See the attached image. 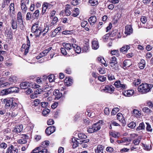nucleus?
I'll return each mask as SVG.
<instances>
[{
  "mask_svg": "<svg viewBox=\"0 0 153 153\" xmlns=\"http://www.w3.org/2000/svg\"><path fill=\"white\" fill-rule=\"evenodd\" d=\"M73 49L74 51V54L75 53H79L81 51V48L79 46L75 44H72Z\"/></svg>",
  "mask_w": 153,
  "mask_h": 153,
  "instance_id": "15",
  "label": "nucleus"
},
{
  "mask_svg": "<svg viewBox=\"0 0 153 153\" xmlns=\"http://www.w3.org/2000/svg\"><path fill=\"white\" fill-rule=\"evenodd\" d=\"M23 128V126L22 125H16L15 126L13 130V132L18 134L22 131Z\"/></svg>",
  "mask_w": 153,
  "mask_h": 153,
  "instance_id": "13",
  "label": "nucleus"
},
{
  "mask_svg": "<svg viewBox=\"0 0 153 153\" xmlns=\"http://www.w3.org/2000/svg\"><path fill=\"white\" fill-rule=\"evenodd\" d=\"M21 137V139L17 141V142L20 144H23L26 143L27 142V140L29 138V137L26 134H22Z\"/></svg>",
  "mask_w": 153,
  "mask_h": 153,
  "instance_id": "10",
  "label": "nucleus"
},
{
  "mask_svg": "<svg viewBox=\"0 0 153 153\" xmlns=\"http://www.w3.org/2000/svg\"><path fill=\"white\" fill-rule=\"evenodd\" d=\"M13 98H7L4 99L2 101L5 104V107L6 109H15L17 108L19 103L13 102Z\"/></svg>",
  "mask_w": 153,
  "mask_h": 153,
  "instance_id": "2",
  "label": "nucleus"
},
{
  "mask_svg": "<svg viewBox=\"0 0 153 153\" xmlns=\"http://www.w3.org/2000/svg\"><path fill=\"white\" fill-rule=\"evenodd\" d=\"M133 30L131 25H127L125 27V34L127 35H130L132 33Z\"/></svg>",
  "mask_w": 153,
  "mask_h": 153,
  "instance_id": "12",
  "label": "nucleus"
},
{
  "mask_svg": "<svg viewBox=\"0 0 153 153\" xmlns=\"http://www.w3.org/2000/svg\"><path fill=\"white\" fill-rule=\"evenodd\" d=\"M146 130L147 131L151 132L152 131V128L151 125L149 123L146 122Z\"/></svg>",
  "mask_w": 153,
  "mask_h": 153,
  "instance_id": "43",
  "label": "nucleus"
},
{
  "mask_svg": "<svg viewBox=\"0 0 153 153\" xmlns=\"http://www.w3.org/2000/svg\"><path fill=\"white\" fill-rule=\"evenodd\" d=\"M106 69L105 68H100L98 69V71L100 74H103L106 73Z\"/></svg>",
  "mask_w": 153,
  "mask_h": 153,
  "instance_id": "52",
  "label": "nucleus"
},
{
  "mask_svg": "<svg viewBox=\"0 0 153 153\" xmlns=\"http://www.w3.org/2000/svg\"><path fill=\"white\" fill-rule=\"evenodd\" d=\"M109 36L110 37V33L106 34L105 35H104L102 37L103 40L104 41H106L108 39Z\"/></svg>",
  "mask_w": 153,
  "mask_h": 153,
  "instance_id": "55",
  "label": "nucleus"
},
{
  "mask_svg": "<svg viewBox=\"0 0 153 153\" xmlns=\"http://www.w3.org/2000/svg\"><path fill=\"white\" fill-rule=\"evenodd\" d=\"M50 144V142L48 140H45L42 143L40 147L43 148H46Z\"/></svg>",
  "mask_w": 153,
  "mask_h": 153,
  "instance_id": "36",
  "label": "nucleus"
},
{
  "mask_svg": "<svg viewBox=\"0 0 153 153\" xmlns=\"http://www.w3.org/2000/svg\"><path fill=\"white\" fill-rule=\"evenodd\" d=\"M62 45L64 47L68 52V55L69 56H72L74 54V51L73 49L72 44L70 43L64 42L62 44Z\"/></svg>",
  "mask_w": 153,
  "mask_h": 153,
  "instance_id": "4",
  "label": "nucleus"
},
{
  "mask_svg": "<svg viewBox=\"0 0 153 153\" xmlns=\"http://www.w3.org/2000/svg\"><path fill=\"white\" fill-rule=\"evenodd\" d=\"M10 23L11 25V27L12 29L13 30H16L18 27V25L17 22L16 20L14 19H12Z\"/></svg>",
  "mask_w": 153,
  "mask_h": 153,
  "instance_id": "24",
  "label": "nucleus"
},
{
  "mask_svg": "<svg viewBox=\"0 0 153 153\" xmlns=\"http://www.w3.org/2000/svg\"><path fill=\"white\" fill-rule=\"evenodd\" d=\"M65 82L66 85L68 86L71 85L73 83V80L70 77H66L65 80Z\"/></svg>",
  "mask_w": 153,
  "mask_h": 153,
  "instance_id": "27",
  "label": "nucleus"
},
{
  "mask_svg": "<svg viewBox=\"0 0 153 153\" xmlns=\"http://www.w3.org/2000/svg\"><path fill=\"white\" fill-rule=\"evenodd\" d=\"M119 133L115 132H110L109 134L110 136L116 138H118L119 137V136L118 135Z\"/></svg>",
  "mask_w": 153,
  "mask_h": 153,
  "instance_id": "41",
  "label": "nucleus"
},
{
  "mask_svg": "<svg viewBox=\"0 0 153 153\" xmlns=\"http://www.w3.org/2000/svg\"><path fill=\"white\" fill-rule=\"evenodd\" d=\"M58 21V19L56 17H54L52 20L51 24L52 25H54V24H56Z\"/></svg>",
  "mask_w": 153,
  "mask_h": 153,
  "instance_id": "64",
  "label": "nucleus"
},
{
  "mask_svg": "<svg viewBox=\"0 0 153 153\" xmlns=\"http://www.w3.org/2000/svg\"><path fill=\"white\" fill-rule=\"evenodd\" d=\"M72 30H65L62 32V34L64 35L71 34L73 33Z\"/></svg>",
  "mask_w": 153,
  "mask_h": 153,
  "instance_id": "57",
  "label": "nucleus"
},
{
  "mask_svg": "<svg viewBox=\"0 0 153 153\" xmlns=\"http://www.w3.org/2000/svg\"><path fill=\"white\" fill-rule=\"evenodd\" d=\"M27 39V47L26 49L25 50V52H24V54L25 55H26L27 53H28L29 48L30 46V41L29 39L28 36H26Z\"/></svg>",
  "mask_w": 153,
  "mask_h": 153,
  "instance_id": "26",
  "label": "nucleus"
},
{
  "mask_svg": "<svg viewBox=\"0 0 153 153\" xmlns=\"http://www.w3.org/2000/svg\"><path fill=\"white\" fill-rule=\"evenodd\" d=\"M36 19L34 16L33 13L28 12L27 13L26 15V19L27 21L33 20Z\"/></svg>",
  "mask_w": 153,
  "mask_h": 153,
  "instance_id": "19",
  "label": "nucleus"
},
{
  "mask_svg": "<svg viewBox=\"0 0 153 153\" xmlns=\"http://www.w3.org/2000/svg\"><path fill=\"white\" fill-rule=\"evenodd\" d=\"M81 25L82 27L85 28V30H86L88 31L89 30L90 26L89 25V24L86 21H82L81 22Z\"/></svg>",
  "mask_w": 153,
  "mask_h": 153,
  "instance_id": "14",
  "label": "nucleus"
},
{
  "mask_svg": "<svg viewBox=\"0 0 153 153\" xmlns=\"http://www.w3.org/2000/svg\"><path fill=\"white\" fill-rule=\"evenodd\" d=\"M88 21L91 25H93L97 21V17L95 16H92L89 18Z\"/></svg>",
  "mask_w": 153,
  "mask_h": 153,
  "instance_id": "16",
  "label": "nucleus"
},
{
  "mask_svg": "<svg viewBox=\"0 0 153 153\" xmlns=\"http://www.w3.org/2000/svg\"><path fill=\"white\" fill-rule=\"evenodd\" d=\"M9 15L12 18L15 14V4L14 3H11L9 5Z\"/></svg>",
  "mask_w": 153,
  "mask_h": 153,
  "instance_id": "7",
  "label": "nucleus"
},
{
  "mask_svg": "<svg viewBox=\"0 0 153 153\" xmlns=\"http://www.w3.org/2000/svg\"><path fill=\"white\" fill-rule=\"evenodd\" d=\"M9 81L10 82H15L17 81V77L15 76H12L9 78Z\"/></svg>",
  "mask_w": 153,
  "mask_h": 153,
  "instance_id": "54",
  "label": "nucleus"
},
{
  "mask_svg": "<svg viewBox=\"0 0 153 153\" xmlns=\"http://www.w3.org/2000/svg\"><path fill=\"white\" fill-rule=\"evenodd\" d=\"M60 50L61 52L62 55L64 56L67 55L68 56H69L68 55V52L66 50V49L64 47L61 48Z\"/></svg>",
  "mask_w": 153,
  "mask_h": 153,
  "instance_id": "39",
  "label": "nucleus"
},
{
  "mask_svg": "<svg viewBox=\"0 0 153 153\" xmlns=\"http://www.w3.org/2000/svg\"><path fill=\"white\" fill-rule=\"evenodd\" d=\"M104 148L103 146L101 145H98L97 148L95 149V153H103Z\"/></svg>",
  "mask_w": 153,
  "mask_h": 153,
  "instance_id": "25",
  "label": "nucleus"
},
{
  "mask_svg": "<svg viewBox=\"0 0 153 153\" xmlns=\"http://www.w3.org/2000/svg\"><path fill=\"white\" fill-rule=\"evenodd\" d=\"M51 93V92L49 90L46 92H44L43 91V92H42V94H43V95L42 96L44 98H46L49 96Z\"/></svg>",
  "mask_w": 153,
  "mask_h": 153,
  "instance_id": "49",
  "label": "nucleus"
},
{
  "mask_svg": "<svg viewBox=\"0 0 153 153\" xmlns=\"http://www.w3.org/2000/svg\"><path fill=\"white\" fill-rule=\"evenodd\" d=\"M48 78L49 82H50L54 81V76L53 74H50L48 76Z\"/></svg>",
  "mask_w": 153,
  "mask_h": 153,
  "instance_id": "46",
  "label": "nucleus"
},
{
  "mask_svg": "<svg viewBox=\"0 0 153 153\" xmlns=\"http://www.w3.org/2000/svg\"><path fill=\"white\" fill-rule=\"evenodd\" d=\"M7 145L4 142L1 143L0 142V148L4 149L7 147Z\"/></svg>",
  "mask_w": 153,
  "mask_h": 153,
  "instance_id": "56",
  "label": "nucleus"
},
{
  "mask_svg": "<svg viewBox=\"0 0 153 153\" xmlns=\"http://www.w3.org/2000/svg\"><path fill=\"white\" fill-rule=\"evenodd\" d=\"M56 130V128L54 126L48 127L45 130V132L48 135H49L54 132Z\"/></svg>",
  "mask_w": 153,
  "mask_h": 153,
  "instance_id": "11",
  "label": "nucleus"
},
{
  "mask_svg": "<svg viewBox=\"0 0 153 153\" xmlns=\"http://www.w3.org/2000/svg\"><path fill=\"white\" fill-rule=\"evenodd\" d=\"M49 26L45 23L36 22L32 25L31 30L36 37H39L42 34L45 36L49 30Z\"/></svg>",
  "mask_w": 153,
  "mask_h": 153,
  "instance_id": "1",
  "label": "nucleus"
},
{
  "mask_svg": "<svg viewBox=\"0 0 153 153\" xmlns=\"http://www.w3.org/2000/svg\"><path fill=\"white\" fill-rule=\"evenodd\" d=\"M93 128L94 131V132L97 131L100 129L101 127L98 123H97L93 125Z\"/></svg>",
  "mask_w": 153,
  "mask_h": 153,
  "instance_id": "35",
  "label": "nucleus"
},
{
  "mask_svg": "<svg viewBox=\"0 0 153 153\" xmlns=\"http://www.w3.org/2000/svg\"><path fill=\"white\" fill-rule=\"evenodd\" d=\"M98 61L101 63V65H103L105 67L107 66V64L104 58L102 57H98L97 58Z\"/></svg>",
  "mask_w": 153,
  "mask_h": 153,
  "instance_id": "30",
  "label": "nucleus"
},
{
  "mask_svg": "<svg viewBox=\"0 0 153 153\" xmlns=\"http://www.w3.org/2000/svg\"><path fill=\"white\" fill-rule=\"evenodd\" d=\"M30 84L28 82H23L20 84V86L21 89H26L28 88L30 86Z\"/></svg>",
  "mask_w": 153,
  "mask_h": 153,
  "instance_id": "18",
  "label": "nucleus"
},
{
  "mask_svg": "<svg viewBox=\"0 0 153 153\" xmlns=\"http://www.w3.org/2000/svg\"><path fill=\"white\" fill-rule=\"evenodd\" d=\"M109 65L111 67H113L114 66H116L117 64V59L114 57H112L110 60Z\"/></svg>",
  "mask_w": 153,
  "mask_h": 153,
  "instance_id": "23",
  "label": "nucleus"
},
{
  "mask_svg": "<svg viewBox=\"0 0 153 153\" xmlns=\"http://www.w3.org/2000/svg\"><path fill=\"white\" fill-rule=\"evenodd\" d=\"M119 111V109L118 108H114L113 109L111 112V114L112 115H115Z\"/></svg>",
  "mask_w": 153,
  "mask_h": 153,
  "instance_id": "50",
  "label": "nucleus"
},
{
  "mask_svg": "<svg viewBox=\"0 0 153 153\" xmlns=\"http://www.w3.org/2000/svg\"><path fill=\"white\" fill-rule=\"evenodd\" d=\"M136 126V123L134 122H131L128 124V126L131 128H133Z\"/></svg>",
  "mask_w": 153,
  "mask_h": 153,
  "instance_id": "51",
  "label": "nucleus"
},
{
  "mask_svg": "<svg viewBox=\"0 0 153 153\" xmlns=\"http://www.w3.org/2000/svg\"><path fill=\"white\" fill-rule=\"evenodd\" d=\"M10 89L9 88L4 89L1 91H0V96H4L7 95L9 94H11Z\"/></svg>",
  "mask_w": 153,
  "mask_h": 153,
  "instance_id": "28",
  "label": "nucleus"
},
{
  "mask_svg": "<svg viewBox=\"0 0 153 153\" xmlns=\"http://www.w3.org/2000/svg\"><path fill=\"white\" fill-rule=\"evenodd\" d=\"M133 115H134L135 117L139 116L141 114L140 111L136 109H134L133 110Z\"/></svg>",
  "mask_w": 153,
  "mask_h": 153,
  "instance_id": "44",
  "label": "nucleus"
},
{
  "mask_svg": "<svg viewBox=\"0 0 153 153\" xmlns=\"http://www.w3.org/2000/svg\"><path fill=\"white\" fill-rule=\"evenodd\" d=\"M89 43L86 41L84 42L83 46L82 47V52H88L89 51Z\"/></svg>",
  "mask_w": 153,
  "mask_h": 153,
  "instance_id": "17",
  "label": "nucleus"
},
{
  "mask_svg": "<svg viewBox=\"0 0 153 153\" xmlns=\"http://www.w3.org/2000/svg\"><path fill=\"white\" fill-rule=\"evenodd\" d=\"M146 65L145 60L143 59H141L140 61L138 63L139 67H145Z\"/></svg>",
  "mask_w": 153,
  "mask_h": 153,
  "instance_id": "45",
  "label": "nucleus"
},
{
  "mask_svg": "<svg viewBox=\"0 0 153 153\" xmlns=\"http://www.w3.org/2000/svg\"><path fill=\"white\" fill-rule=\"evenodd\" d=\"M93 128V125L88 128L87 131L89 133H91L95 132L94 128Z\"/></svg>",
  "mask_w": 153,
  "mask_h": 153,
  "instance_id": "61",
  "label": "nucleus"
},
{
  "mask_svg": "<svg viewBox=\"0 0 153 153\" xmlns=\"http://www.w3.org/2000/svg\"><path fill=\"white\" fill-rule=\"evenodd\" d=\"M33 14L36 19H38L39 14V10H36L34 13H33Z\"/></svg>",
  "mask_w": 153,
  "mask_h": 153,
  "instance_id": "59",
  "label": "nucleus"
},
{
  "mask_svg": "<svg viewBox=\"0 0 153 153\" xmlns=\"http://www.w3.org/2000/svg\"><path fill=\"white\" fill-rule=\"evenodd\" d=\"M143 111L147 113H150L152 112V111L147 107H145L142 108Z\"/></svg>",
  "mask_w": 153,
  "mask_h": 153,
  "instance_id": "48",
  "label": "nucleus"
},
{
  "mask_svg": "<svg viewBox=\"0 0 153 153\" xmlns=\"http://www.w3.org/2000/svg\"><path fill=\"white\" fill-rule=\"evenodd\" d=\"M130 48V45H125L122 48H120V51L122 52H126Z\"/></svg>",
  "mask_w": 153,
  "mask_h": 153,
  "instance_id": "32",
  "label": "nucleus"
},
{
  "mask_svg": "<svg viewBox=\"0 0 153 153\" xmlns=\"http://www.w3.org/2000/svg\"><path fill=\"white\" fill-rule=\"evenodd\" d=\"M46 7V5L44 2L42 4V10L41 13L42 15H43L45 13L47 9H48L47 7Z\"/></svg>",
  "mask_w": 153,
  "mask_h": 153,
  "instance_id": "47",
  "label": "nucleus"
},
{
  "mask_svg": "<svg viewBox=\"0 0 153 153\" xmlns=\"http://www.w3.org/2000/svg\"><path fill=\"white\" fill-rule=\"evenodd\" d=\"M153 87L152 84H148L146 83H142L138 87V90L141 94H146L151 91Z\"/></svg>",
  "mask_w": 153,
  "mask_h": 153,
  "instance_id": "3",
  "label": "nucleus"
},
{
  "mask_svg": "<svg viewBox=\"0 0 153 153\" xmlns=\"http://www.w3.org/2000/svg\"><path fill=\"white\" fill-rule=\"evenodd\" d=\"M4 34L6 36L8 37L11 40L13 38V32L11 27L9 29L6 28L5 32Z\"/></svg>",
  "mask_w": 153,
  "mask_h": 153,
  "instance_id": "8",
  "label": "nucleus"
},
{
  "mask_svg": "<svg viewBox=\"0 0 153 153\" xmlns=\"http://www.w3.org/2000/svg\"><path fill=\"white\" fill-rule=\"evenodd\" d=\"M72 141L73 143L72 146L73 148H75L77 147L78 146V144L79 143V141H77L76 138H72Z\"/></svg>",
  "mask_w": 153,
  "mask_h": 153,
  "instance_id": "33",
  "label": "nucleus"
},
{
  "mask_svg": "<svg viewBox=\"0 0 153 153\" xmlns=\"http://www.w3.org/2000/svg\"><path fill=\"white\" fill-rule=\"evenodd\" d=\"M27 1L26 4H28L29 1V0H26ZM21 8L23 13H25L27 10V8L25 4V0H21L20 1Z\"/></svg>",
  "mask_w": 153,
  "mask_h": 153,
  "instance_id": "9",
  "label": "nucleus"
},
{
  "mask_svg": "<svg viewBox=\"0 0 153 153\" xmlns=\"http://www.w3.org/2000/svg\"><path fill=\"white\" fill-rule=\"evenodd\" d=\"M114 88L112 85H107L105 87L104 90L106 92H112L114 91Z\"/></svg>",
  "mask_w": 153,
  "mask_h": 153,
  "instance_id": "22",
  "label": "nucleus"
},
{
  "mask_svg": "<svg viewBox=\"0 0 153 153\" xmlns=\"http://www.w3.org/2000/svg\"><path fill=\"white\" fill-rule=\"evenodd\" d=\"M81 2V0H72L71 4L74 6H76L79 4Z\"/></svg>",
  "mask_w": 153,
  "mask_h": 153,
  "instance_id": "40",
  "label": "nucleus"
},
{
  "mask_svg": "<svg viewBox=\"0 0 153 153\" xmlns=\"http://www.w3.org/2000/svg\"><path fill=\"white\" fill-rule=\"evenodd\" d=\"M78 137L79 138L81 139H86L87 136L84 134L79 133L78 134Z\"/></svg>",
  "mask_w": 153,
  "mask_h": 153,
  "instance_id": "62",
  "label": "nucleus"
},
{
  "mask_svg": "<svg viewBox=\"0 0 153 153\" xmlns=\"http://www.w3.org/2000/svg\"><path fill=\"white\" fill-rule=\"evenodd\" d=\"M107 76L108 80L110 81L112 80L115 79L114 76L111 74H108Z\"/></svg>",
  "mask_w": 153,
  "mask_h": 153,
  "instance_id": "53",
  "label": "nucleus"
},
{
  "mask_svg": "<svg viewBox=\"0 0 153 153\" xmlns=\"http://www.w3.org/2000/svg\"><path fill=\"white\" fill-rule=\"evenodd\" d=\"M147 18L146 17L143 16L140 19V21L143 24H145L147 21Z\"/></svg>",
  "mask_w": 153,
  "mask_h": 153,
  "instance_id": "60",
  "label": "nucleus"
},
{
  "mask_svg": "<svg viewBox=\"0 0 153 153\" xmlns=\"http://www.w3.org/2000/svg\"><path fill=\"white\" fill-rule=\"evenodd\" d=\"M88 3V4L91 6H95L98 4L97 0H89Z\"/></svg>",
  "mask_w": 153,
  "mask_h": 153,
  "instance_id": "34",
  "label": "nucleus"
},
{
  "mask_svg": "<svg viewBox=\"0 0 153 153\" xmlns=\"http://www.w3.org/2000/svg\"><path fill=\"white\" fill-rule=\"evenodd\" d=\"M132 63L131 61L129 59L125 60L123 62V66L125 67H130L132 65Z\"/></svg>",
  "mask_w": 153,
  "mask_h": 153,
  "instance_id": "29",
  "label": "nucleus"
},
{
  "mask_svg": "<svg viewBox=\"0 0 153 153\" xmlns=\"http://www.w3.org/2000/svg\"><path fill=\"white\" fill-rule=\"evenodd\" d=\"M40 101L38 99H36L34 101V104L33 105H34L35 106H37L40 105Z\"/></svg>",
  "mask_w": 153,
  "mask_h": 153,
  "instance_id": "63",
  "label": "nucleus"
},
{
  "mask_svg": "<svg viewBox=\"0 0 153 153\" xmlns=\"http://www.w3.org/2000/svg\"><path fill=\"white\" fill-rule=\"evenodd\" d=\"M110 37H114V39L121 38V35L120 32H118V30L115 29L113 30L111 33H110Z\"/></svg>",
  "mask_w": 153,
  "mask_h": 153,
  "instance_id": "6",
  "label": "nucleus"
},
{
  "mask_svg": "<svg viewBox=\"0 0 153 153\" xmlns=\"http://www.w3.org/2000/svg\"><path fill=\"white\" fill-rule=\"evenodd\" d=\"M79 10L77 8L74 9V12L72 14V16L74 17H76L79 14Z\"/></svg>",
  "mask_w": 153,
  "mask_h": 153,
  "instance_id": "38",
  "label": "nucleus"
},
{
  "mask_svg": "<svg viewBox=\"0 0 153 153\" xmlns=\"http://www.w3.org/2000/svg\"><path fill=\"white\" fill-rule=\"evenodd\" d=\"M17 20L19 25V27L23 30L24 29V25L23 24V21L22 18V13L21 12H18L17 15Z\"/></svg>",
  "mask_w": 153,
  "mask_h": 153,
  "instance_id": "5",
  "label": "nucleus"
},
{
  "mask_svg": "<svg viewBox=\"0 0 153 153\" xmlns=\"http://www.w3.org/2000/svg\"><path fill=\"white\" fill-rule=\"evenodd\" d=\"M92 48L94 50H96L99 47L98 42L97 41H93L92 42Z\"/></svg>",
  "mask_w": 153,
  "mask_h": 153,
  "instance_id": "31",
  "label": "nucleus"
},
{
  "mask_svg": "<svg viewBox=\"0 0 153 153\" xmlns=\"http://www.w3.org/2000/svg\"><path fill=\"white\" fill-rule=\"evenodd\" d=\"M145 128V126L144 123L142 122L139 124V126L137 128L136 130H144Z\"/></svg>",
  "mask_w": 153,
  "mask_h": 153,
  "instance_id": "37",
  "label": "nucleus"
},
{
  "mask_svg": "<svg viewBox=\"0 0 153 153\" xmlns=\"http://www.w3.org/2000/svg\"><path fill=\"white\" fill-rule=\"evenodd\" d=\"M134 91L133 90H128L123 92V95L126 97H130L134 93Z\"/></svg>",
  "mask_w": 153,
  "mask_h": 153,
  "instance_id": "21",
  "label": "nucleus"
},
{
  "mask_svg": "<svg viewBox=\"0 0 153 153\" xmlns=\"http://www.w3.org/2000/svg\"><path fill=\"white\" fill-rule=\"evenodd\" d=\"M10 3L4 0L3 2L1 4V7L2 8H4L6 6H8Z\"/></svg>",
  "mask_w": 153,
  "mask_h": 153,
  "instance_id": "58",
  "label": "nucleus"
},
{
  "mask_svg": "<svg viewBox=\"0 0 153 153\" xmlns=\"http://www.w3.org/2000/svg\"><path fill=\"white\" fill-rule=\"evenodd\" d=\"M53 94L55 96V99L59 100L62 96V94L59 92V91L57 89H55L53 92Z\"/></svg>",
  "mask_w": 153,
  "mask_h": 153,
  "instance_id": "20",
  "label": "nucleus"
},
{
  "mask_svg": "<svg viewBox=\"0 0 153 153\" xmlns=\"http://www.w3.org/2000/svg\"><path fill=\"white\" fill-rule=\"evenodd\" d=\"M111 53L112 55L116 56L117 57L119 56L120 55L118 50H112L111 51Z\"/></svg>",
  "mask_w": 153,
  "mask_h": 153,
  "instance_id": "42",
  "label": "nucleus"
}]
</instances>
